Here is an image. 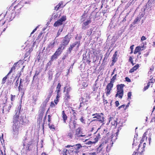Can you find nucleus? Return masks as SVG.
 I'll return each mask as SVG.
<instances>
[{"mask_svg":"<svg viewBox=\"0 0 155 155\" xmlns=\"http://www.w3.org/2000/svg\"><path fill=\"white\" fill-rule=\"evenodd\" d=\"M13 124L12 129L14 135H18L20 127L24 125L25 122L22 117H19V115L16 113L14 115L13 119Z\"/></svg>","mask_w":155,"mask_h":155,"instance_id":"nucleus-1","label":"nucleus"},{"mask_svg":"<svg viewBox=\"0 0 155 155\" xmlns=\"http://www.w3.org/2000/svg\"><path fill=\"white\" fill-rule=\"evenodd\" d=\"M92 116H93V118H96L97 119V120H92L93 121L97 120L102 124V125L104 124V114L102 113H96L92 114Z\"/></svg>","mask_w":155,"mask_h":155,"instance_id":"nucleus-2","label":"nucleus"},{"mask_svg":"<svg viewBox=\"0 0 155 155\" xmlns=\"http://www.w3.org/2000/svg\"><path fill=\"white\" fill-rule=\"evenodd\" d=\"M65 147L67 148H69L70 147H72L71 150H70V151H72V152L78 154L79 152V149L82 148V146L81 144L78 143L73 146L68 145Z\"/></svg>","mask_w":155,"mask_h":155,"instance_id":"nucleus-3","label":"nucleus"},{"mask_svg":"<svg viewBox=\"0 0 155 155\" xmlns=\"http://www.w3.org/2000/svg\"><path fill=\"white\" fill-rule=\"evenodd\" d=\"M85 135H83L82 129L81 127H79L75 130V134H74V138L78 139L81 137H84Z\"/></svg>","mask_w":155,"mask_h":155,"instance_id":"nucleus-4","label":"nucleus"},{"mask_svg":"<svg viewBox=\"0 0 155 155\" xmlns=\"http://www.w3.org/2000/svg\"><path fill=\"white\" fill-rule=\"evenodd\" d=\"M99 133L101 135V137H102V139L106 138V139L107 140L105 141V143H106V141H107L109 138V132H108L107 129H104L103 131L100 132Z\"/></svg>","mask_w":155,"mask_h":155,"instance_id":"nucleus-5","label":"nucleus"},{"mask_svg":"<svg viewBox=\"0 0 155 155\" xmlns=\"http://www.w3.org/2000/svg\"><path fill=\"white\" fill-rule=\"evenodd\" d=\"M113 83L110 82L106 86L105 89L106 94L107 96H108L111 93V91L112 89V88L113 87Z\"/></svg>","mask_w":155,"mask_h":155,"instance_id":"nucleus-6","label":"nucleus"},{"mask_svg":"<svg viewBox=\"0 0 155 155\" xmlns=\"http://www.w3.org/2000/svg\"><path fill=\"white\" fill-rule=\"evenodd\" d=\"M66 20V16H62L59 19L55 21L54 24V26L57 27L63 24V22Z\"/></svg>","mask_w":155,"mask_h":155,"instance_id":"nucleus-7","label":"nucleus"},{"mask_svg":"<svg viewBox=\"0 0 155 155\" xmlns=\"http://www.w3.org/2000/svg\"><path fill=\"white\" fill-rule=\"evenodd\" d=\"M23 81L24 80L21 78L20 79V83L18 87V91L21 92L22 94V96L24 95L25 91V90H24L22 87H23V85L22 83H23Z\"/></svg>","mask_w":155,"mask_h":155,"instance_id":"nucleus-8","label":"nucleus"},{"mask_svg":"<svg viewBox=\"0 0 155 155\" xmlns=\"http://www.w3.org/2000/svg\"><path fill=\"white\" fill-rule=\"evenodd\" d=\"M70 41V38L68 37V35H66L64 38L62 43L61 45H63V46L64 47L68 45Z\"/></svg>","mask_w":155,"mask_h":155,"instance_id":"nucleus-9","label":"nucleus"},{"mask_svg":"<svg viewBox=\"0 0 155 155\" xmlns=\"http://www.w3.org/2000/svg\"><path fill=\"white\" fill-rule=\"evenodd\" d=\"M44 113V109L42 108L39 112L38 115V117L37 119L38 121L39 122V123L40 124L42 122V119L43 117Z\"/></svg>","mask_w":155,"mask_h":155,"instance_id":"nucleus-10","label":"nucleus"},{"mask_svg":"<svg viewBox=\"0 0 155 155\" xmlns=\"http://www.w3.org/2000/svg\"><path fill=\"white\" fill-rule=\"evenodd\" d=\"M91 18H89V20H87L86 21L84 22L82 24V28L85 30L86 28H88L87 26L91 22Z\"/></svg>","mask_w":155,"mask_h":155,"instance_id":"nucleus-11","label":"nucleus"},{"mask_svg":"<svg viewBox=\"0 0 155 155\" xmlns=\"http://www.w3.org/2000/svg\"><path fill=\"white\" fill-rule=\"evenodd\" d=\"M80 41H76L73 43L72 45H70V47L68 48V51L69 53L71 52V51L73 49V48L76 45H78V47L80 45Z\"/></svg>","mask_w":155,"mask_h":155,"instance_id":"nucleus-12","label":"nucleus"},{"mask_svg":"<svg viewBox=\"0 0 155 155\" xmlns=\"http://www.w3.org/2000/svg\"><path fill=\"white\" fill-rule=\"evenodd\" d=\"M140 147V144H139L138 146V148L136 150V151H135L134 152L132 155H143V152L145 151V150L144 149H142V150H141V152H140L139 151V148Z\"/></svg>","mask_w":155,"mask_h":155,"instance_id":"nucleus-13","label":"nucleus"},{"mask_svg":"<svg viewBox=\"0 0 155 155\" xmlns=\"http://www.w3.org/2000/svg\"><path fill=\"white\" fill-rule=\"evenodd\" d=\"M6 21H5L4 19H2L0 20V29L2 30V32H4L7 26H4V25L5 24Z\"/></svg>","mask_w":155,"mask_h":155,"instance_id":"nucleus-14","label":"nucleus"},{"mask_svg":"<svg viewBox=\"0 0 155 155\" xmlns=\"http://www.w3.org/2000/svg\"><path fill=\"white\" fill-rule=\"evenodd\" d=\"M110 122L112 126L116 127L117 125V121L113 117H110L109 118V123Z\"/></svg>","mask_w":155,"mask_h":155,"instance_id":"nucleus-15","label":"nucleus"},{"mask_svg":"<svg viewBox=\"0 0 155 155\" xmlns=\"http://www.w3.org/2000/svg\"><path fill=\"white\" fill-rule=\"evenodd\" d=\"M7 98L6 96H5L4 98V100H5V102L3 103L4 106L3 107L2 111L3 112L4 111L6 113H8V107L7 106H6V103L7 102Z\"/></svg>","mask_w":155,"mask_h":155,"instance_id":"nucleus-16","label":"nucleus"},{"mask_svg":"<svg viewBox=\"0 0 155 155\" xmlns=\"http://www.w3.org/2000/svg\"><path fill=\"white\" fill-rule=\"evenodd\" d=\"M65 47L63 46V45L60 44L59 47L56 50L55 52L60 55L62 52L63 51Z\"/></svg>","mask_w":155,"mask_h":155,"instance_id":"nucleus-17","label":"nucleus"},{"mask_svg":"<svg viewBox=\"0 0 155 155\" xmlns=\"http://www.w3.org/2000/svg\"><path fill=\"white\" fill-rule=\"evenodd\" d=\"M63 2L62 1H61L55 7H54V9L56 11L58 10L60 8L64 7L65 5H63Z\"/></svg>","mask_w":155,"mask_h":155,"instance_id":"nucleus-18","label":"nucleus"},{"mask_svg":"<svg viewBox=\"0 0 155 155\" xmlns=\"http://www.w3.org/2000/svg\"><path fill=\"white\" fill-rule=\"evenodd\" d=\"M77 125L76 121L74 120L73 121L72 123H70L69 124V128L71 129H75Z\"/></svg>","mask_w":155,"mask_h":155,"instance_id":"nucleus-19","label":"nucleus"},{"mask_svg":"<svg viewBox=\"0 0 155 155\" xmlns=\"http://www.w3.org/2000/svg\"><path fill=\"white\" fill-rule=\"evenodd\" d=\"M94 135L95 137H94V142L96 143L98 140L99 139L101 138V135L100 133L97 134V131L95 133Z\"/></svg>","mask_w":155,"mask_h":155,"instance_id":"nucleus-20","label":"nucleus"},{"mask_svg":"<svg viewBox=\"0 0 155 155\" xmlns=\"http://www.w3.org/2000/svg\"><path fill=\"white\" fill-rule=\"evenodd\" d=\"M124 94V91H117V94L115 95V97H118L120 98H122Z\"/></svg>","mask_w":155,"mask_h":155,"instance_id":"nucleus-21","label":"nucleus"},{"mask_svg":"<svg viewBox=\"0 0 155 155\" xmlns=\"http://www.w3.org/2000/svg\"><path fill=\"white\" fill-rule=\"evenodd\" d=\"M22 6H21L20 4H18L14 7V10L16 13H18L22 8Z\"/></svg>","mask_w":155,"mask_h":155,"instance_id":"nucleus-22","label":"nucleus"},{"mask_svg":"<svg viewBox=\"0 0 155 155\" xmlns=\"http://www.w3.org/2000/svg\"><path fill=\"white\" fill-rule=\"evenodd\" d=\"M62 117L63 118L64 122V123H66V120L68 119V117L65 114V111L64 110H63L62 112Z\"/></svg>","mask_w":155,"mask_h":155,"instance_id":"nucleus-23","label":"nucleus"},{"mask_svg":"<svg viewBox=\"0 0 155 155\" xmlns=\"http://www.w3.org/2000/svg\"><path fill=\"white\" fill-rule=\"evenodd\" d=\"M61 86V84L60 83H58L56 87V90L55 91L56 92L57 94L60 95Z\"/></svg>","mask_w":155,"mask_h":155,"instance_id":"nucleus-24","label":"nucleus"},{"mask_svg":"<svg viewBox=\"0 0 155 155\" xmlns=\"http://www.w3.org/2000/svg\"><path fill=\"white\" fill-rule=\"evenodd\" d=\"M139 67V65L138 64H136L134 66L131 68L129 71L130 73H132L136 70Z\"/></svg>","mask_w":155,"mask_h":155,"instance_id":"nucleus-25","label":"nucleus"},{"mask_svg":"<svg viewBox=\"0 0 155 155\" xmlns=\"http://www.w3.org/2000/svg\"><path fill=\"white\" fill-rule=\"evenodd\" d=\"M124 84H121L117 85V90L121 91H124L123 88L125 86Z\"/></svg>","mask_w":155,"mask_h":155,"instance_id":"nucleus-26","label":"nucleus"},{"mask_svg":"<svg viewBox=\"0 0 155 155\" xmlns=\"http://www.w3.org/2000/svg\"><path fill=\"white\" fill-rule=\"evenodd\" d=\"M74 135V132L72 130H70L67 134V136L68 138L70 139L72 138Z\"/></svg>","mask_w":155,"mask_h":155,"instance_id":"nucleus-27","label":"nucleus"},{"mask_svg":"<svg viewBox=\"0 0 155 155\" xmlns=\"http://www.w3.org/2000/svg\"><path fill=\"white\" fill-rule=\"evenodd\" d=\"M58 53H57L55 52L54 54L51 56V61H53L54 59H56L58 57L59 55Z\"/></svg>","mask_w":155,"mask_h":155,"instance_id":"nucleus-28","label":"nucleus"},{"mask_svg":"<svg viewBox=\"0 0 155 155\" xmlns=\"http://www.w3.org/2000/svg\"><path fill=\"white\" fill-rule=\"evenodd\" d=\"M51 91V94H50L49 95L47 98L45 99L44 102H45L46 104L50 100V98L51 97V94L53 93V89H52L51 90H50Z\"/></svg>","mask_w":155,"mask_h":155,"instance_id":"nucleus-29","label":"nucleus"},{"mask_svg":"<svg viewBox=\"0 0 155 155\" xmlns=\"http://www.w3.org/2000/svg\"><path fill=\"white\" fill-rule=\"evenodd\" d=\"M88 15L87 13L85 11L84 12V13L83 15L81 16V19L83 21H84L86 20V18L87 17Z\"/></svg>","mask_w":155,"mask_h":155,"instance_id":"nucleus-30","label":"nucleus"},{"mask_svg":"<svg viewBox=\"0 0 155 155\" xmlns=\"http://www.w3.org/2000/svg\"><path fill=\"white\" fill-rule=\"evenodd\" d=\"M143 49H141V48L140 46H138L134 50V54H136L137 53L140 52L141 51L143 50Z\"/></svg>","mask_w":155,"mask_h":155,"instance_id":"nucleus-31","label":"nucleus"},{"mask_svg":"<svg viewBox=\"0 0 155 155\" xmlns=\"http://www.w3.org/2000/svg\"><path fill=\"white\" fill-rule=\"evenodd\" d=\"M117 51H116L114 52V54L113 55V57L112 58V61H114L116 62L117 60Z\"/></svg>","mask_w":155,"mask_h":155,"instance_id":"nucleus-32","label":"nucleus"},{"mask_svg":"<svg viewBox=\"0 0 155 155\" xmlns=\"http://www.w3.org/2000/svg\"><path fill=\"white\" fill-rule=\"evenodd\" d=\"M70 150H68L67 149H64L62 151L63 155H70L69 153V151Z\"/></svg>","mask_w":155,"mask_h":155,"instance_id":"nucleus-33","label":"nucleus"},{"mask_svg":"<svg viewBox=\"0 0 155 155\" xmlns=\"http://www.w3.org/2000/svg\"><path fill=\"white\" fill-rule=\"evenodd\" d=\"M70 99V96L69 94L65 93L64 99L66 101H67Z\"/></svg>","mask_w":155,"mask_h":155,"instance_id":"nucleus-34","label":"nucleus"},{"mask_svg":"<svg viewBox=\"0 0 155 155\" xmlns=\"http://www.w3.org/2000/svg\"><path fill=\"white\" fill-rule=\"evenodd\" d=\"M48 126L50 130H52L53 131H54L55 130V128L54 124H51L50 123H48Z\"/></svg>","mask_w":155,"mask_h":155,"instance_id":"nucleus-35","label":"nucleus"},{"mask_svg":"<svg viewBox=\"0 0 155 155\" xmlns=\"http://www.w3.org/2000/svg\"><path fill=\"white\" fill-rule=\"evenodd\" d=\"M17 63L18 62L15 63V64L13 65V67L11 68V69L10 70L9 73H8V75H9L10 74L13 70H15L16 65Z\"/></svg>","mask_w":155,"mask_h":155,"instance_id":"nucleus-36","label":"nucleus"},{"mask_svg":"<svg viewBox=\"0 0 155 155\" xmlns=\"http://www.w3.org/2000/svg\"><path fill=\"white\" fill-rule=\"evenodd\" d=\"M71 111L73 112L72 115L74 117V118L76 120H77V119L76 118V116L77 115V111L73 110V109H71Z\"/></svg>","mask_w":155,"mask_h":155,"instance_id":"nucleus-37","label":"nucleus"},{"mask_svg":"<svg viewBox=\"0 0 155 155\" xmlns=\"http://www.w3.org/2000/svg\"><path fill=\"white\" fill-rule=\"evenodd\" d=\"M55 44V41L53 42H51L48 45V48L52 49L54 47Z\"/></svg>","mask_w":155,"mask_h":155,"instance_id":"nucleus-38","label":"nucleus"},{"mask_svg":"<svg viewBox=\"0 0 155 155\" xmlns=\"http://www.w3.org/2000/svg\"><path fill=\"white\" fill-rule=\"evenodd\" d=\"M60 97L59 95L57 94L56 99L54 100V102L55 104H57L59 101V98Z\"/></svg>","mask_w":155,"mask_h":155,"instance_id":"nucleus-39","label":"nucleus"},{"mask_svg":"<svg viewBox=\"0 0 155 155\" xmlns=\"http://www.w3.org/2000/svg\"><path fill=\"white\" fill-rule=\"evenodd\" d=\"M100 51H97L94 49L93 51V54L96 57H97L98 54L100 52Z\"/></svg>","mask_w":155,"mask_h":155,"instance_id":"nucleus-40","label":"nucleus"},{"mask_svg":"<svg viewBox=\"0 0 155 155\" xmlns=\"http://www.w3.org/2000/svg\"><path fill=\"white\" fill-rule=\"evenodd\" d=\"M117 74H115L113 77L111 79L110 81V82L114 83L115 81L116 80Z\"/></svg>","mask_w":155,"mask_h":155,"instance_id":"nucleus-41","label":"nucleus"},{"mask_svg":"<svg viewBox=\"0 0 155 155\" xmlns=\"http://www.w3.org/2000/svg\"><path fill=\"white\" fill-rule=\"evenodd\" d=\"M81 99L82 102H81L80 103L79 107V109H80L81 107L83 106H84L85 105V104L84 103V101H83L84 98L83 97H81Z\"/></svg>","mask_w":155,"mask_h":155,"instance_id":"nucleus-42","label":"nucleus"},{"mask_svg":"<svg viewBox=\"0 0 155 155\" xmlns=\"http://www.w3.org/2000/svg\"><path fill=\"white\" fill-rule=\"evenodd\" d=\"M8 75V74L4 78H3L2 80V84H4L6 82V79H7Z\"/></svg>","mask_w":155,"mask_h":155,"instance_id":"nucleus-43","label":"nucleus"},{"mask_svg":"<svg viewBox=\"0 0 155 155\" xmlns=\"http://www.w3.org/2000/svg\"><path fill=\"white\" fill-rule=\"evenodd\" d=\"M155 81V79L153 78V77H152L150 80L149 82L151 84V87H153V84L154 83Z\"/></svg>","mask_w":155,"mask_h":155,"instance_id":"nucleus-44","label":"nucleus"},{"mask_svg":"<svg viewBox=\"0 0 155 155\" xmlns=\"http://www.w3.org/2000/svg\"><path fill=\"white\" fill-rule=\"evenodd\" d=\"M103 145V143H101L99 145V147L97 148L98 151H99V152L97 153L100 152L102 150L103 148L101 147Z\"/></svg>","mask_w":155,"mask_h":155,"instance_id":"nucleus-45","label":"nucleus"},{"mask_svg":"<svg viewBox=\"0 0 155 155\" xmlns=\"http://www.w3.org/2000/svg\"><path fill=\"white\" fill-rule=\"evenodd\" d=\"M140 21V18L139 17H137L134 20V21L133 22V24L134 25H135L137 23L138 21Z\"/></svg>","mask_w":155,"mask_h":155,"instance_id":"nucleus-46","label":"nucleus"},{"mask_svg":"<svg viewBox=\"0 0 155 155\" xmlns=\"http://www.w3.org/2000/svg\"><path fill=\"white\" fill-rule=\"evenodd\" d=\"M146 133H144L142 137V139L141 141H140V144L142 142H143L145 139V137L146 136Z\"/></svg>","mask_w":155,"mask_h":155,"instance_id":"nucleus-47","label":"nucleus"},{"mask_svg":"<svg viewBox=\"0 0 155 155\" xmlns=\"http://www.w3.org/2000/svg\"><path fill=\"white\" fill-rule=\"evenodd\" d=\"M31 52V50H29L28 51L25 53L24 58H26L28 57L30 54Z\"/></svg>","mask_w":155,"mask_h":155,"instance_id":"nucleus-48","label":"nucleus"},{"mask_svg":"<svg viewBox=\"0 0 155 155\" xmlns=\"http://www.w3.org/2000/svg\"><path fill=\"white\" fill-rule=\"evenodd\" d=\"M129 61L130 62L132 65H134L135 63H133V58L132 57H130L129 59Z\"/></svg>","mask_w":155,"mask_h":155,"instance_id":"nucleus-49","label":"nucleus"},{"mask_svg":"<svg viewBox=\"0 0 155 155\" xmlns=\"http://www.w3.org/2000/svg\"><path fill=\"white\" fill-rule=\"evenodd\" d=\"M80 120L82 123L85 124V119L83 117H81L80 118Z\"/></svg>","mask_w":155,"mask_h":155,"instance_id":"nucleus-50","label":"nucleus"},{"mask_svg":"<svg viewBox=\"0 0 155 155\" xmlns=\"http://www.w3.org/2000/svg\"><path fill=\"white\" fill-rule=\"evenodd\" d=\"M11 100L12 101L15 100V95H13L12 94H11Z\"/></svg>","mask_w":155,"mask_h":155,"instance_id":"nucleus-51","label":"nucleus"},{"mask_svg":"<svg viewBox=\"0 0 155 155\" xmlns=\"http://www.w3.org/2000/svg\"><path fill=\"white\" fill-rule=\"evenodd\" d=\"M96 84H95L93 85V91H96L97 89V87H96Z\"/></svg>","mask_w":155,"mask_h":155,"instance_id":"nucleus-52","label":"nucleus"},{"mask_svg":"<svg viewBox=\"0 0 155 155\" xmlns=\"http://www.w3.org/2000/svg\"><path fill=\"white\" fill-rule=\"evenodd\" d=\"M48 123H50L51 121V116L50 115H48Z\"/></svg>","mask_w":155,"mask_h":155,"instance_id":"nucleus-53","label":"nucleus"},{"mask_svg":"<svg viewBox=\"0 0 155 155\" xmlns=\"http://www.w3.org/2000/svg\"><path fill=\"white\" fill-rule=\"evenodd\" d=\"M62 30H63L62 29H61V31H60V29L59 30H58V31L57 32L56 36L55 37V38L58 37V36H59L60 35L61 32L62 31Z\"/></svg>","mask_w":155,"mask_h":155,"instance_id":"nucleus-54","label":"nucleus"},{"mask_svg":"<svg viewBox=\"0 0 155 155\" xmlns=\"http://www.w3.org/2000/svg\"><path fill=\"white\" fill-rule=\"evenodd\" d=\"M131 92H129L127 94V96L128 99H131Z\"/></svg>","mask_w":155,"mask_h":155,"instance_id":"nucleus-55","label":"nucleus"},{"mask_svg":"<svg viewBox=\"0 0 155 155\" xmlns=\"http://www.w3.org/2000/svg\"><path fill=\"white\" fill-rule=\"evenodd\" d=\"M142 44L143 45L140 46L141 49H142V48L143 49L144 47V45H146L147 44L146 42H143Z\"/></svg>","mask_w":155,"mask_h":155,"instance_id":"nucleus-56","label":"nucleus"},{"mask_svg":"<svg viewBox=\"0 0 155 155\" xmlns=\"http://www.w3.org/2000/svg\"><path fill=\"white\" fill-rule=\"evenodd\" d=\"M134 46V45H132L130 46V49L131 52L130 53V54H132L133 53V47Z\"/></svg>","mask_w":155,"mask_h":155,"instance_id":"nucleus-57","label":"nucleus"},{"mask_svg":"<svg viewBox=\"0 0 155 155\" xmlns=\"http://www.w3.org/2000/svg\"><path fill=\"white\" fill-rule=\"evenodd\" d=\"M71 90V87H68L66 89V93L69 94V93L70 91Z\"/></svg>","mask_w":155,"mask_h":155,"instance_id":"nucleus-58","label":"nucleus"},{"mask_svg":"<svg viewBox=\"0 0 155 155\" xmlns=\"http://www.w3.org/2000/svg\"><path fill=\"white\" fill-rule=\"evenodd\" d=\"M147 38L144 36H142L141 38L140 41L143 42V41L146 40Z\"/></svg>","mask_w":155,"mask_h":155,"instance_id":"nucleus-59","label":"nucleus"},{"mask_svg":"<svg viewBox=\"0 0 155 155\" xmlns=\"http://www.w3.org/2000/svg\"><path fill=\"white\" fill-rule=\"evenodd\" d=\"M21 75V74H20V75L18 76V78L17 80V81H16V84H15V86H16L17 87L18 86V84L19 83V81H18L19 78V77H20Z\"/></svg>","mask_w":155,"mask_h":155,"instance_id":"nucleus-60","label":"nucleus"},{"mask_svg":"<svg viewBox=\"0 0 155 155\" xmlns=\"http://www.w3.org/2000/svg\"><path fill=\"white\" fill-rule=\"evenodd\" d=\"M125 105H124V104H123V105H121V106H120V107H118L117 108H118V109L119 110V109H120V108H121L123 107V108L124 109H125Z\"/></svg>","mask_w":155,"mask_h":155,"instance_id":"nucleus-61","label":"nucleus"},{"mask_svg":"<svg viewBox=\"0 0 155 155\" xmlns=\"http://www.w3.org/2000/svg\"><path fill=\"white\" fill-rule=\"evenodd\" d=\"M95 143L94 142V141L92 142L91 141H88L87 143L88 144H91Z\"/></svg>","mask_w":155,"mask_h":155,"instance_id":"nucleus-62","label":"nucleus"},{"mask_svg":"<svg viewBox=\"0 0 155 155\" xmlns=\"http://www.w3.org/2000/svg\"><path fill=\"white\" fill-rule=\"evenodd\" d=\"M149 87L150 86L148 85H147V86H145L143 89V91H144L147 90Z\"/></svg>","mask_w":155,"mask_h":155,"instance_id":"nucleus-63","label":"nucleus"},{"mask_svg":"<svg viewBox=\"0 0 155 155\" xmlns=\"http://www.w3.org/2000/svg\"><path fill=\"white\" fill-rule=\"evenodd\" d=\"M125 80L128 82H130L131 81L130 79L127 77L125 78Z\"/></svg>","mask_w":155,"mask_h":155,"instance_id":"nucleus-64","label":"nucleus"}]
</instances>
